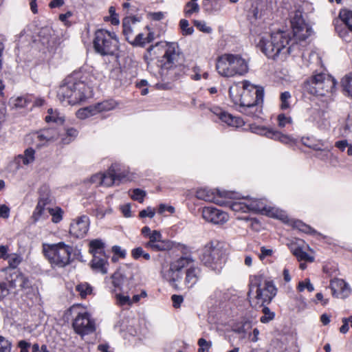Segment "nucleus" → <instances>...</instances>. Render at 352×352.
I'll return each mask as SVG.
<instances>
[{"label": "nucleus", "mask_w": 352, "mask_h": 352, "mask_svg": "<svg viewBox=\"0 0 352 352\" xmlns=\"http://www.w3.org/2000/svg\"><path fill=\"white\" fill-rule=\"evenodd\" d=\"M294 38L284 31L273 32L261 38L258 47L270 58L285 60L298 46L297 41H305L311 32V28L305 22L300 12H296L291 21Z\"/></svg>", "instance_id": "f257e3e1"}, {"label": "nucleus", "mask_w": 352, "mask_h": 352, "mask_svg": "<svg viewBox=\"0 0 352 352\" xmlns=\"http://www.w3.org/2000/svg\"><path fill=\"white\" fill-rule=\"evenodd\" d=\"M263 90L248 80L234 82L229 88L232 102L238 106V111L249 117L258 118L262 112Z\"/></svg>", "instance_id": "f03ea898"}, {"label": "nucleus", "mask_w": 352, "mask_h": 352, "mask_svg": "<svg viewBox=\"0 0 352 352\" xmlns=\"http://www.w3.org/2000/svg\"><path fill=\"white\" fill-rule=\"evenodd\" d=\"M91 92L87 77L80 72H75L63 80L58 88L57 96L64 105H75L90 97Z\"/></svg>", "instance_id": "7ed1b4c3"}, {"label": "nucleus", "mask_w": 352, "mask_h": 352, "mask_svg": "<svg viewBox=\"0 0 352 352\" xmlns=\"http://www.w3.org/2000/svg\"><path fill=\"white\" fill-rule=\"evenodd\" d=\"M216 69L221 76L231 78L245 74L248 65L240 54H223L217 59Z\"/></svg>", "instance_id": "20e7f679"}, {"label": "nucleus", "mask_w": 352, "mask_h": 352, "mask_svg": "<svg viewBox=\"0 0 352 352\" xmlns=\"http://www.w3.org/2000/svg\"><path fill=\"white\" fill-rule=\"evenodd\" d=\"M276 294V288L272 281L261 283L255 278L250 285L248 297L253 307H262L271 302Z\"/></svg>", "instance_id": "39448f33"}, {"label": "nucleus", "mask_w": 352, "mask_h": 352, "mask_svg": "<svg viewBox=\"0 0 352 352\" xmlns=\"http://www.w3.org/2000/svg\"><path fill=\"white\" fill-rule=\"evenodd\" d=\"M160 62L162 75L170 76L171 78L177 74V71H180L182 67V56L177 43H166L165 53Z\"/></svg>", "instance_id": "423d86ee"}, {"label": "nucleus", "mask_w": 352, "mask_h": 352, "mask_svg": "<svg viewBox=\"0 0 352 352\" xmlns=\"http://www.w3.org/2000/svg\"><path fill=\"white\" fill-rule=\"evenodd\" d=\"M73 248L63 242L44 245L45 256L53 267H64L71 263Z\"/></svg>", "instance_id": "0eeeda50"}, {"label": "nucleus", "mask_w": 352, "mask_h": 352, "mask_svg": "<svg viewBox=\"0 0 352 352\" xmlns=\"http://www.w3.org/2000/svg\"><path fill=\"white\" fill-rule=\"evenodd\" d=\"M193 258L190 256H181L172 261L169 265L163 266L161 270L162 277L166 280L172 287L176 289H181L179 281L182 279V270L188 267L192 266Z\"/></svg>", "instance_id": "6e6552de"}, {"label": "nucleus", "mask_w": 352, "mask_h": 352, "mask_svg": "<svg viewBox=\"0 0 352 352\" xmlns=\"http://www.w3.org/2000/svg\"><path fill=\"white\" fill-rule=\"evenodd\" d=\"M93 43L96 52L102 56L116 55L119 50L116 34L104 29L96 31Z\"/></svg>", "instance_id": "1a4fd4ad"}, {"label": "nucleus", "mask_w": 352, "mask_h": 352, "mask_svg": "<svg viewBox=\"0 0 352 352\" xmlns=\"http://www.w3.org/2000/svg\"><path fill=\"white\" fill-rule=\"evenodd\" d=\"M336 82L333 78L326 74H318L308 79L305 89L312 95L325 96L333 91Z\"/></svg>", "instance_id": "9d476101"}, {"label": "nucleus", "mask_w": 352, "mask_h": 352, "mask_svg": "<svg viewBox=\"0 0 352 352\" xmlns=\"http://www.w3.org/2000/svg\"><path fill=\"white\" fill-rule=\"evenodd\" d=\"M223 254L222 245L219 242L210 241L204 247L200 259L205 265L215 269L221 263Z\"/></svg>", "instance_id": "9b49d317"}, {"label": "nucleus", "mask_w": 352, "mask_h": 352, "mask_svg": "<svg viewBox=\"0 0 352 352\" xmlns=\"http://www.w3.org/2000/svg\"><path fill=\"white\" fill-rule=\"evenodd\" d=\"M78 306H72L69 311L76 313L72 327L75 332L80 336L89 335L96 330V323L87 311H78Z\"/></svg>", "instance_id": "f8f14e48"}, {"label": "nucleus", "mask_w": 352, "mask_h": 352, "mask_svg": "<svg viewBox=\"0 0 352 352\" xmlns=\"http://www.w3.org/2000/svg\"><path fill=\"white\" fill-rule=\"evenodd\" d=\"M4 279L6 280L10 292L14 290V293H18L30 287L29 279L21 273L14 272L8 276H4Z\"/></svg>", "instance_id": "ddd939ff"}, {"label": "nucleus", "mask_w": 352, "mask_h": 352, "mask_svg": "<svg viewBox=\"0 0 352 352\" xmlns=\"http://www.w3.org/2000/svg\"><path fill=\"white\" fill-rule=\"evenodd\" d=\"M89 227V217L85 215L79 217L71 223L69 233L76 238H83L87 234Z\"/></svg>", "instance_id": "4468645a"}, {"label": "nucleus", "mask_w": 352, "mask_h": 352, "mask_svg": "<svg viewBox=\"0 0 352 352\" xmlns=\"http://www.w3.org/2000/svg\"><path fill=\"white\" fill-rule=\"evenodd\" d=\"M202 217L208 222L214 224H223L228 220V214L213 207H204L202 210Z\"/></svg>", "instance_id": "2eb2a0df"}, {"label": "nucleus", "mask_w": 352, "mask_h": 352, "mask_svg": "<svg viewBox=\"0 0 352 352\" xmlns=\"http://www.w3.org/2000/svg\"><path fill=\"white\" fill-rule=\"evenodd\" d=\"M249 212H266L267 215L276 218H282V214L278 215V210L267 206L262 200L248 199Z\"/></svg>", "instance_id": "dca6fc26"}, {"label": "nucleus", "mask_w": 352, "mask_h": 352, "mask_svg": "<svg viewBox=\"0 0 352 352\" xmlns=\"http://www.w3.org/2000/svg\"><path fill=\"white\" fill-rule=\"evenodd\" d=\"M330 287L332 290L333 296L344 298L348 296L351 292L349 285L344 280L340 278H334L331 280Z\"/></svg>", "instance_id": "f3484780"}, {"label": "nucleus", "mask_w": 352, "mask_h": 352, "mask_svg": "<svg viewBox=\"0 0 352 352\" xmlns=\"http://www.w3.org/2000/svg\"><path fill=\"white\" fill-rule=\"evenodd\" d=\"M51 202L50 190L48 186H42L39 189V199L34 215L41 216L46 210L45 206Z\"/></svg>", "instance_id": "a211bd4d"}, {"label": "nucleus", "mask_w": 352, "mask_h": 352, "mask_svg": "<svg viewBox=\"0 0 352 352\" xmlns=\"http://www.w3.org/2000/svg\"><path fill=\"white\" fill-rule=\"evenodd\" d=\"M112 285L115 292L118 290L122 293H127L130 289V280L120 272H116L112 276Z\"/></svg>", "instance_id": "6ab92c4d"}, {"label": "nucleus", "mask_w": 352, "mask_h": 352, "mask_svg": "<svg viewBox=\"0 0 352 352\" xmlns=\"http://www.w3.org/2000/svg\"><path fill=\"white\" fill-rule=\"evenodd\" d=\"M201 275V270L198 267L190 266L186 271V276L184 280L185 288L190 289L198 282Z\"/></svg>", "instance_id": "aec40b11"}, {"label": "nucleus", "mask_w": 352, "mask_h": 352, "mask_svg": "<svg viewBox=\"0 0 352 352\" xmlns=\"http://www.w3.org/2000/svg\"><path fill=\"white\" fill-rule=\"evenodd\" d=\"M109 263L105 254L94 255L90 263L91 269L96 272L106 274L107 273Z\"/></svg>", "instance_id": "412c9836"}, {"label": "nucleus", "mask_w": 352, "mask_h": 352, "mask_svg": "<svg viewBox=\"0 0 352 352\" xmlns=\"http://www.w3.org/2000/svg\"><path fill=\"white\" fill-rule=\"evenodd\" d=\"M58 135V132L54 129H45L36 133V138L43 144L57 140Z\"/></svg>", "instance_id": "4be33fe9"}, {"label": "nucleus", "mask_w": 352, "mask_h": 352, "mask_svg": "<svg viewBox=\"0 0 352 352\" xmlns=\"http://www.w3.org/2000/svg\"><path fill=\"white\" fill-rule=\"evenodd\" d=\"M219 113H216L219 118L228 126L238 127L243 124V120L240 118L233 117L225 111L219 110Z\"/></svg>", "instance_id": "5701e85b"}, {"label": "nucleus", "mask_w": 352, "mask_h": 352, "mask_svg": "<svg viewBox=\"0 0 352 352\" xmlns=\"http://www.w3.org/2000/svg\"><path fill=\"white\" fill-rule=\"evenodd\" d=\"M116 165H111V167L104 173H102V186L110 187L116 183Z\"/></svg>", "instance_id": "b1692460"}, {"label": "nucleus", "mask_w": 352, "mask_h": 352, "mask_svg": "<svg viewBox=\"0 0 352 352\" xmlns=\"http://www.w3.org/2000/svg\"><path fill=\"white\" fill-rule=\"evenodd\" d=\"M118 105V103L112 99L104 100L101 102H98L94 104L95 107V111L97 113L106 112L114 109Z\"/></svg>", "instance_id": "393cba45"}, {"label": "nucleus", "mask_w": 352, "mask_h": 352, "mask_svg": "<svg viewBox=\"0 0 352 352\" xmlns=\"http://www.w3.org/2000/svg\"><path fill=\"white\" fill-rule=\"evenodd\" d=\"M229 207L234 212H248V199H239L236 201L230 202Z\"/></svg>", "instance_id": "a878e982"}, {"label": "nucleus", "mask_w": 352, "mask_h": 352, "mask_svg": "<svg viewBox=\"0 0 352 352\" xmlns=\"http://www.w3.org/2000/svg\"><path fill=\"white\" fill-rule=\"evenodd\" d=\"M146 248L155 252L166 251L172 248V243L170 241L163 240L162 238L159 240V242L151 243Z\"/></svg>", "instance_id": "bb28decb"}, {"label": "nucleus", "mask_w": 352, "mask_h": 352, "mask_svg": "<svg viewBox=\"0 0 352 352\" xmlns=\"http://www.w3.org/2000/svg\"><path fill=\"white\" fill-rule=\"evenodd\" d=\"M89 252L93 255L104 254V243L101 239H94L89 242Z\"/></svg>", "instance_id": "cd10ccee"}, {"label": "nucleus", "mask_w": 352, "mask_h": 352, "mask_svg": "<svg viewBox=\"0 0 352 352\" xmlns=\"http://www.w3.org/2000/svg\"><path fill=\"white\" fill-rule=\"evenodd\" d=\"M29 103H30V100L25 96L12 97L9 100V106L12 109L24 108Z\"/></svg>", "instance_id": "c85d7f7f"}, {"label": "nucleus", "mask_w": 352, "mask_h": 352, "mask_svg": "<svg viewBox=\"0 0 352 352\" xmlns=\"http://www.w3.org/2000/svg\"><path fill=\"white\" fill-rule=\"evenodd\" d=\"M196 197L199 199H202L206 201L215 202L214 192L211 190L207 188H200L196 192Z\"/></svg>", "instance_id": "c756f323"}, {"label": "nucleus", "mask_w": 352, "mask_h": 352, "mask_svg": "<svg viewBox=\"0 0 352 352\" xmlns=\"http://www.w3.org/2000/svg\"><path fill=\"white\" fill-rule=\"evenodd\" d=\"M95 109H96L94 105H90L89 107L78 109L76 111V115L78 118L84 120L89 117L96 115Z\"/></svg>", "instance_id": "7c9ffc66"}, {"label": "nucleus", "mask_w": 352, "mask_h": 352, "mask_svg": "<svg viewBox=\"0 0 352 352\" xmlns=\"http://www.w3.org/2000/svg\"><path fill=\"white\" fill-rule=\"evenodd\" d=\"M341 85L345 94L352 98V73L345 76L341 80Z\"/></svg>", "instance_id": "2f4dec72"}, {"label": "nucleus", "mask_w": 352, "mask_h": 352, "mask_svg": "<svg viewBox=\"0 0 352 352\" xmlns=\"http://www.w3.org/2000/svg\"><path fill=\"white\" fill-rule=\"evenodd\" d=\"M270 134L272 136V139L278 140L285 144H289L295 142V140L294 138L287 135L283 134L278 131H274L273 133H270Z\"/></svg>", "instance_id": "473e14b6"}, {"label": "nucleus", "mask_w": 352, "mask_h": 352, "mask_svg": "<svg viewBox=\"0 0 352 352\" xmlns=\"http://www.w3.org/2000/svg\"><path fill=\"white\" fill-rule=\"evenodd\" d=\"M293 254L298 258V261H305L308 262H313L314 258L313 256L304 252L300 247H297L292 250Z\"/></svg>", "instance_id": "72a5a7b5"}, {"label": "nucleus", "mask_w": 352, "mask_h": 352, "mask_svg": "<svg viewBox=\"0 0 352 352\" xmlns=\"http://www.w3.org/2000/svg\"><path fill=\"white\" fill-rule=\"evenodd\" d=\"M131 23H135V22L130 18H124L122 21V32L126 38V40H127L129 42L131 41L130 37L133 33Z\"/></svg>", "instance_id": "f704fd0d"}, {"label": "nucleus", "mask_w": 352, "mask_h": 352, "mask_svg": "<svg viewBox=\"0 0 352 352\" xmlns=\"http://www.w3.org/2000/svg\"><path fill=\"white\" fill-rule=\"evenodd\" d=\"M339 16L349 30L352 32V11L346 9L342 10L340 12Z\"/></svg>", "instance_id": "c9c22d12"}, {"label": "nucleus", "mask_w": 352, "mask_h": 352, "mask_svg": "<svg viewBox=\"0 0 352 352\" xmlns=\"http://www.w3.org/2000/svg\"><path fill=\"white\" fill-rule=\"evenodd\" d=\"M6 260H8L9 267L12 269H15L22 262L23 258L21 255H19L18 254L12 253V254H8L6 256Z\"/></svg>", "instance_id": "e433bc0d"}, {"label": "nucleus", "mask_w": 352, "mask_h": 352, "mask_svg": "<svg viewBox=\"0 0 352 352\" xmlns=\"http://www.w3.org/2000/svg\"><path fill=\"white\" fill-rule=\"evenodd\" d=\"M34 154H35L34 150L32 148H28L25 150L24 154L19 155V157L22 159L23 164L24 165H28L34 162Z\"/></svg>", "instance_id": "4c0bfd02"}, {"label": "nucleus", "mask_w": 352, "mask_h": 352, "mask_svg": "<svg viewBox=\"0 0 352 352\" xmlns=\"http://www.w3.org/2000/svg\"><path fill=\"white\" fill-rule=\"evenodd\" d=\"M199 12V6L196 1H190L188 2L184 8V14L187 17L190 16L193 13Z\"/></svg>", "instance_id": "58836bf2"}, {"label": "nucleus", "mask_w": 352, "mask_h": 352, "mask_svg": "<svg viewBox=\"0 0 352 352\" xmlns=\"http://www.w3.org/2000/svg\"><path fill=\"white\" fill-rule=\"evenodd\" d=\"M4 275H6L5 272H0V300L3 299L10 292L7 283L4 281Z\"/></svg>", "instance_id": "ea45409f"}, {"label": "nucleus", "mask_w": 352, "mask_h": 352, "mask_svg": "<svg viewBox=\"0 0 352 352\" xmlns=\"http://www.w3.org/2000/svg\"><path fill=\"white\" fill-rule=\"evenodd\" d=\"M124 293L120 292L116 294V299L117 304L120 306L131 305L133 302L131 301L129 296L124 295Z\"/></svg>", "instance_id": "a19ab883"}, {"label": "nucleus", "mask_w": 352, "mask_h": 352, "mask_svg": "<svg viewBox=\"0 0 352 352\" xmlns=\"http://www.w3.org/2000/svg\"><path fill=\"white\" fill-rule=\"evenodd\" d=\"M291 98V94L289 91L283 92L280 94V100L281 102L280 109L282 110H285L289 108L290 104L289 102V99Z\"/></svg>", "instance_id": "79ce46f5"}, {"label": "nucleus", "mask_w": 352, "mask_h": 352, "mask_svg": "<svg viewBox=\"0 0 352 352\" xmlns=\"http://www.w3.org/2000/svg\"><path fill=\"white\" fill-rule=\"evenodd\" d=\"M76 290L82 298H85L91 292V287L87 283L79 284L76 286Z\"/></svg>", "instance_id": "37998d69"}, {"label": "nucleus", "mask_w": 352, "mask_h": 352, "mask_svg": "<svg viewBox=\"0 0 352 352\" xmlns=\"http://www.w3.org/2000/svg\"><path fill=\"white\" fill-rule=\"evenodd\" d=\"M179 27L184 35H190L194 32L193 28L189 26V23L186 19L180 20Z\"/></svg>", "instance_id": "c03bdc74"}, {"label": "nucleus", "mask_w": 352, "mask_h": 352, "mask_svg": "<svg viewBox=\"0 0 352 352\" xmlns=\"http://www.w3.org/2000/svg\"><path fill=\"white\" fill-rule=\"evenodd\" d=\"M193 24L199 31L204 33H210L212 30L210 27L206 25L204 21L194 20Z\"/></svg>", "instance_id": "a18cd8bd"}, {"label": "nucleus", "mask_w": 352, "mask_h": 352, "mask_svg": "<svg viewBox=\"0 0 352 352\" xmlns=\"http://www.w3.org/2000/svg\"><path fill=\"white\" fill-rule=\"evenodd\" d=\"M263 312L264 314V316L261 317L260 320L263 323H267L270 320H273L274 318V314L270 311V309L265 307V305L263 306Z\"/></svg>", "instance_id": "49530a36"}, {"label": "nucleus", "mask_w": 352, "mask_h": 352, "mask_svg": "<svg viewBox=\"0 0 352 352\" xmlns=\"http://www.w3.org/2000/svg\"><path fill=\"white\" fill-rule=\"evenodd\" d=\"M46 210L52 216V220L53 222L58 223L62 219V211L60 209L46 208Z\"/></svg>", "instance_id": "de8ad7c7"}, {"label": "nucleus", "mask_w": 352, "mask_h": 352, "mask_svg": "<svg viewBox=\"0 0 352 352\" xmlns=\"http://www.w3.org/2000/svg\"><path fill=\"white\" fill-rule=\"evenodd\" d=\"M162 238V235L160 231L153 230L150 236H148L149 241L144 243V245L145 248L148 247V245L155 242H159V240Z\"/></svg>", "instance_id": "09e8293b"}, {"label": "nucleus", "mask_w": 352, "mask_h": 352, "mask_svg": "<svg viewBox=\"0 0 352 352\" xmlns=\"http://www.w3.org/2000/svg\"><path fill=\"white\" fill-rule=\"evenodd\" d=\"M145 196V191L139 188H136L133 190V194L131 195V198L133 200L138 201L140 203H142L144 201Z\"/></svg>", "instance_id": "8fccbe9b"}, {"label": "nucleus", "mask_w": 352, "mask_h": 352, "mask_svg": "<svg viewBox=\"0 0 352 352\" xmlns=\"http://www.w3.org/2000/svg\"><path fill=\"white\" fill-rule=\"evenodd\" d=\"M297 288L299 292H302L305 288H307L309 292H313L314 290V285L310 283L308 278L305 279V282H299Z\"/></svg>", "instance_id": "3c124183"}, {"label": "nucleus", "mask_w": 352, "mask_h": 352, "mask_svg": "<svg viewBox=\"0 0 352 352\" xmlns=\"http://www.w3.org/2000/svg\"><path fill=\"white\" fill-rule=\"evenodd\" d=\"M11 343L9 340L0 336V352H10Z\"/></svg>", "instance_id": "603ef678"}, {"label": "nucleus", "mask_w": 352, "mask_h": 352, "mask_svg": "<svg viewBox=\"0 0 352 352\" xmlns=\"http://www.w3.org/2000/svg\"><path fill=\"white\" fill-rule=\"evenodd\" d=\"M129 43L134 46L143 47L146 44L145 36L142 33L138 34L135 38L133 41H129Z\"/></svg>", "instance_id": "864d4df0"}, {"label": "nucleus", "mask_w": 352, "mask_h": 352, "mask_svg": "<svg viewBox=\"0 0 352 352\" xmlns=\"http://www.w3.org/2000/svg\"><path fill=\"white\" fill-rule=\"evenodd\" d=\"M67 138L63 140L64 144H69L78 135V131L74 128L67 130Z\"/></svg>", "instance_id": "5fc2aeb1"}, {"label": "nucleus", "mask_w": 352, "mask_h": 352, "mask_svg": "<svg viewBox=\"0 0 352 352\" xmlns=\"http://www.w3.org/2000/svg\"><path fill=\"white\" fill-rule=\"evenodd\" d=\"M294 226L299 230L306 233H309L314 231L310 226L305 224L300 221H296L294 223Z\"/></svg>", "instance_id": "6e6d98bb"}, {"label": "nucleus", "mask_w": 352, "mask_h": 352, "mask_svg": "<svg viewBox=\"0 0 352 352\" xmlns=\"http://www.w3.org/2000/svg\"><path fill=\"white\" fill-rule=\"evenodd\" d=\"M278 126L280 127H285L287 124L292 123V119L290 117H287L285 114L281 113L278 116Z\"/></svg>", "instance_id": "4d7b16f0"}, {"label": "nucleus", "mask_w": 352, "mask_h": 352, "mask_svg": "<svg viewBox=\"0 0 352 352\" xmlns=\"http://www.w3.org/2000/svg\"><path fill=\"white\" fill-rule=\"evenodd\" d=\"M198 344L200 346L198 350L199 352H205V351L208 350L211 346V343L206 341L204 338L199 339Z\"/></svg>", "instance_id": "13d9d810"}, {"label": "nucleus", "mask_w": 352, "mask_h": 352, "mask_svg": "<svg viewBox=\"0 0 352 352\" xmlns=\"http://www.w3.org/2000/svg\"><path fill=\"white\" fill-rule=\"evenodd\" d=\"M115 165H116L115 180H116V183L118 185L120 182H122V181H124L125 179L126 175L124 173L120 172L118 165H117V164H115Z\"/></svg>", "instance_id": "bf43d9fd"}, {"label": "nucleus", "mask_w": 352, "mask_h": 352, "mask_svg": "<svg viewBox=\"0 0 352 352\" xmlns=\"http://www.w3.org/2000/svg\"><path fill=\"white\" fill-rule=\"evenodd\" d=\"M102 173H98L94 175H92L89 179L91 184H95L96 186H102Z\"/></svg>", "instance_id": "052dcab7"}, {"label": "nucleus", "mask_w": 352, "mask_h": 352, "mask_svg": "<svg viewBox=\"0 0 352 352\" xmlns=\"http://www.w3.org/2000/svg\"><path fill=\"white\" fill-rule=\"evenodd\" d=\"M155 215V210L154 209L151 208V207H148L146 209L140 211V217L141 218H144L146 217H148L150 218H153Z\"/></svg>", "instance_id": "680f3d73"}, {"label": "nucleus", "mask_w": 352, "mask_h": 352, "mask_svg": "<svg viewBox=\"0 0 352 352\" xmlns=\"http://www.w3.org/2000/svg\"><path fill=\"white\" fill-rule=\"evenodd\" d=\"M272 249L266 248L263 246L261 248V254L258 255V256L261 260H263L265 258L272 256Z\"/></svg>", "instance_id": "e2e57ef3"}, {"label": "nucleus", "mask_w": 352, "mask_h": 352, "mask_svg": "<svg viewBox=\"0 0 352 352\" xmlns=\"http://www.w3.org/2000/svg\"><path fill=\"white\" fill-rule=\"evenodd\" d=\"M145 253L143 248L138 247L131 250V256L134 259H138L140 256H142Z\"/></svg>", "instance_id": "0e129e2a"}, {"label": "nucleus", "mask_w": 352, "mask_h": 352, "mask_svg": "<svg viewBox=\"0 0 352 352\" xmlns=\"http://www.w3.org/2000/svg\"><path fill=\"white\" fill-rule=\"evenodd\" d=\"M10 216V208L5 204L0 206V218L8 219Z\"/></svg>", "instance_id": "69168bd1"}, {"label": "nucleus", "mask_w": 352, "mask_h": 352, "mask_svg": "<svg viewBox=\"0 0 352 352\" xmlns=\"http://www.w3.org/2000/svg\"><path fill=\"white\" fill-rule=\"evenodd\" d=\"M250 327L249 323H245L241 327H238L237 329H234V331L239 334H242V338H245V336L247 333V329Z\"/></svg>", "instance_id": "338daca9"}, {"label": "nucleus", "mask_w": 352, "mask_h": 352, "mask_svg": "<svg viewBox=\"0 0 352 352\" xmlns=\"http://www.w3.org/2000/svg\"><path fill=\"white\" fill-rule=\"evenodd\" d=\"M171 299H172L174 307H176V308L179 307L180 306L181 303L184 300V298L182 296L176 295V294L173 295L171 297Z\"/></svg>", "instance_id": "774afa93"}]
</instances>
